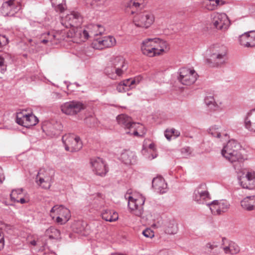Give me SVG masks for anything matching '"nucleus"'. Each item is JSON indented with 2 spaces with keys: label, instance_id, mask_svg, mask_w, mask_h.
<instances>
[{
  "label": "nucleus",
  "instance_id": "393cba45",
  "mask_svg": "<svg viewBox=\"0 0 255 255\" xmlns=\"http://www.w3.org/2000/svg\"><path fill=\"white\" fill-rule=\"evenodd\" d=\"M152 184L153 188L157 192L162 194L166 192L167 185L162 177L158 176L154 178Z\"/></svg>",
  "mask_w": 255,
  "mask_h": 255
},
{
  "label": "nucleus",
  "instance_id": "2f4dec72",
  "mask_svg": "<svg viewBox=\"0 0 255 255\" xmlns=\"http://www.w3.org/2000/svg\"><path fill=\"white\" fill-rule=\"evenodd\" d=\"M42 37L44 38L41 41V42L46 44L48 42H51V43H56L55 40H58L59 38L58 37L57 34L54 31L48 32L46 33L42 34Z\"/></svg>",
  "mask_w": 255,
  "mask_h": 255
},
{
  "label": "nucleus",
  "instance_id": "5701e85b",
  "mask_svg": "<svg viewBox=\"0 0 255 255\" xmlns=\"http://www.w3.org/2000/svg\"><path fill=\"white\" fill-rule=\"evenodd\" d=\"M120 160L125 164L130 165L136 163L137 156L135 152L126 150L121 153Z\"/></svg>",
  "mask_w": 255,
  "mask_h": 255
},
{
  "label": "nucleus",
  "instance_id": "aec40b11",
  "mask_svg": "<svg viewBox=\"0 0 255 255\" xmlns=\"http://www.w3.org/2000/svg\"><path fill=\"white\" fill-rule=\"evenodd\" d=\"M240 44L245 47L255 46V31L245 32L239 37Z\"/></svg>",
  "mask_w": 255,
  "mask_h": 255
},
{
  "label": "nucleus",
  "instance_id": "a19ab883",
  "mask_svg": "<svg viewBox=\"0 0 255 255\" xmlns=\"http://www.w3.org/2000/svg\"><path fill=\"white\" fill-rule=\"evenodd\" d=\"M145 0H128L126 6L127 7H134L135 8L143 6L145 3Z\"/></svg>",
  "mask_w": 255,
  "mask_h": 255
},
{
  "label": "nucleus",
  "instance_id": "4c0bfd02",
  "mask_svg": "<svg viewBox=\"0 0 255 255\" xmlns=\"http://www.w3.org/2000/svg\"><path fill=\"white\" fill-rule=\"evenodd\" d=\"M10 59V55L6 53H3L0 55V67L1 72L3 73L6 70V65L5 64L6 60Z\"/></svg>",
  "mask_w": 255,
  "mask_h": 255
},
{
  "label": "nucleus",
  "instance_id": "1a4fd4ad",
  "mask_svg": "<svg viewBox=\"0 0 255 255\" xmlns=\"http://www.w3.org/2000/svg\"><path fill=\"white\" fill-rule=\"evenodd\" d=\"M62 140L67 151L76 152L82 147V142L80 137L75 134H65L63 136Z\"/></svg>",
  "mask_w": 255,
  "mask_h": 255
},
{
  "label": "nucleus",
  "instance_id": "cd10ccee",
  "mask_svg": "<svg viewBox=\"0 0 255 255\" xmlns=\"http://www.w3.org/2000/svg\"><path fill=\"white\" fill-rule=\"evenodd\" d=\"M103 219L110 222H115L119 218L117 212L112 210H104L101 214Z\"/></svg>",
  "mask_w": 255,
  "mask_h": 255
},
{
  "label": "nucleus",
  "instance_id": "c03bdc74",
  "mask_svg": "<svg viewBox=\"0 0 255 255\" xmlns=\"http://www.w3.org/2000/svg\"><path fill=\"white\" fill-rule=\"evenodd\" d=\"M143 235L146 237L152 238L154 237V232L149 229H146L142 232Z\"/></svg>",
  "mask_w": 255,
  "mask_h": 255
},
{
  "label": "nucleus",
  "instance_id": "39448f33",
  "mask_svg": "<svg viewBox=\"0 0 255 255\" xmlns=\"http://www.w3.org/2000/svg\"><path fill=\"white\" fill-rule=\"evenodd\" d=\"M117 120L118 124L127 130V134L141 136L145 133L146 130L143 125L133 122L131 118L126 115H119Z\"/></svg>",
  "mask_w": 255,
  "mask_h": 255
},
{
  "label": "nucleus",
  "instance_id": "49530a36",
  "mask_svg": "<svg viewBox=\"0 0 255 255\" xmlns=\"http://www.w3.org/2000/svg\"><path fill=\"white\" fill-rule=\"evenodd\" d=\"M8 39L4 35L0 36V48L8 43Z\"/></svg>",
  "mask_w": 255,
  "mask_h": 255
},
{
  "label": "nucleus",
  "instance_id": "4d7b16f0",
  "mask_svg": "<svg viewBox=\"0 0 255 255\" xmlns=\"http://www.w3.org/2000/svg\"><path fill=\"white\" fill-rule=\"evenodd\" d=\"M76 225L78 227H80V226H82V223L80 222H78L76 223Z\"/></svg>",
  "mask_w": 255,
  "mask_h": 255
},
{
  "label": "nucleus",
  "instance_id": "f3484780",
  "mask_svg": "<svg viewBox=\"0 0 255 255\" xmlns=\"http://www.w3.org/2000/svg\"><path fill=\"white\" fill-rule=\"evenodd\" d=\"M207 205L209 207L212 213L215 215H221L228 211L230 205L225 200H214Z\"/></svg>",
  "mask_w": 255,
  "mask_h": 255
},
{
  "label": "nucleus",
  "instance_id": "6e6d98bb",
  "mask_svg": "<svg viewBox=\"0 0 255 255\" xmlns=\"http://www.w3.org/2000/svg\"><path fill=\"white\" fill-rule=\"evenodd\" d=\"M156 156H157L156 154H155V155H152L151 157H150V156L149 157V159L151 160V159H153L155 158V157H156Z\"/></svg>",
  "mask_w": 255,
  "mask_h": 255
},
{
  "label": "nucleus",
  "instance_id": "c85d7f7f",
  "mask_svg": "<svg viewBox=\"0 0 255 255\" xmlns=\"http://www.w3.org/2000/svg\"><path fill=\"white\" fill-rule=\"evenodd\" d=\"M54 175L55 170L52 168H48L46 169H41L37 175L44 178V179L53 182Z\"/></svg>",
  "mask_w": 255,
  "mask_h": 255
},
{
  "label": "nucleus",
  "instance_id": "9d476101",
  "mask_svg": "<svg viewBox=\"0 0 255 255\" xmlns=\"http://www.w3.org/2000/svg\"><path fill=\"white\" fill-rule=\"evenodd\" d=\"M54 213H56L57 217L56 221L57 223L63 225L67 223L71 217L70 210L62 205H55L50 210V216L54 219Z\"/></svg>",
  "mask_w": 255,
  "mask_h": 255
},
{
  "label": "nucleus",
  "instance_id": "423d86ee",
  "mask_svg": "<svg viewBox=\"0 0 255 255\" xmlns=\"http://www.w3.org/2000/svg\"><path fill=\"white\" fill-rule=\"evenodd\" d=\"M125 198L128 200V207L130 212L140 217L143 213V205L145 198L138 193H127Z\"/></svg>",
  "mask_w": 255,
  "mask_h": 255
},
{
  "label": "nucleus",
  "instance_id": "8fccbe9b",
  "mask_svg": "<svg viewBox=\"0 0 255 255\" xmlns=\"http://www.w3.org/2000/svg\"><path fill=\"white\" fill-rule=\"evenodd\" d=\"M5 177L2 173V169L0 167V183H2L3 181L4 180Z\"/></svg>",
  "mask_w": 255,
  "mask_h": 255
},
{
  "label": "nucleus",
  "instance_id": "473e14b6",
  "mask_svg": "<svg viewBox=\"0 0 255 255\" xmlns=\"http://www.w3.org/2000/svg\"><path fill=\"white\" fill-rule=\"evenodd\" d=\"M88 29L90 30L88 32V35L96 36L102 34L104 31V28L101 25L98 24H92L88 27Z\"/></svg>",
  "mask_w": 255,
  "mask_h": 255
},
{
  "label": "nucleus",
  "instance_id": "412c9836",
  "mask_svg": "<svg viewBox=\"0 0 255 255\" xmlns=\"http://www.w3.org/2000/svg\"><path fill=\"white\" fill-rule=\"evenodd\" d=\"M116 39L112 36L104 37L102 39H98L93 43V47L95 49H103L105 48L112 47L116 45Z\"/></svg>",
  "mask_w": 255,
  "mask_h": 255
},
{
  "label": "nucleus",
  "instance_id": "ea45409f",
  "mask_svg": "<svg viewBox=\"0 0 255 255\" xmlns=\"http://www.w3.org/2000/svg\"><path fill=\"white\" fill-rule=\"evenodd\" d=\"M200 4L203 8L209 11L216 10L214 0H204L200 2Z\"/></svg>",
  "mask_w": 255,
  "mask_h": 255
},
{
  "label": "nucleus",
  "instance_id": "37998d69",
  "mask_svg": "<svg viewBox=\"0 0 255 255\" xmlns=\"http://www.w3.org/2000/svg\"><path fill=\"white\" fill-rule=\"evenodd\" d=\"M219 243L216 242H212L207 243L205 246L206 250H208L210 252L215 248L218 247Z\"/></svg>",
  "mask_w": 255,
  "mask_h": 255
},
{
  "label": "nucleus",
  "instance_id": "3c124183",
  "mask_svg": "<svg viewBox=\"0 0 255 255\" xmlns=\"http://www.w3.org/2000/svg\"><path fill=\"white\" fill-rule=\"evenodd\" d=\"M4 247V239L3 236L0 234V250Z\"/></svg>",
  "mask_w": 255,
  "mask_h": 255
},
{
  "label": "nucleus",
  "instance_id": "9b49d317",
  "mask_svg": "<svg viewBox=\"0 0 255 255\" xmlns=\"http://www.w3.org/2000/svg\"><path fill=\"white\" fill-rule=\"evenodd\" d=\"M15 122L19 125L29 128L36 125L38 120L33 114H27L25 111H22L17 113Z\"/></svg>",
  "mask_w": 255,
  "mask_h": 255
},
{
  "label": "nucleus",
  "instance_id": "e433bc0d",
  "mask_svg": "<svg viewBox=\"0 0 255 255\" xmlns=\"http://www.w3.org/2000/svg\"><path fill=\"white\" fill-rule=\"evenodd\" d=\"M36 181L38 185L45 189H49L53 183L51 181L44 179V178L41 177L38 175H37Z\"/></svg>",
  "mask_w": 255,
  "mask_h": 255
},
{
  "label": "nucleus",
  "instance_id": "7ed1b4c3",
  "mask_svg": "<svg viewBox=\"0 0 255 255\" xmlns=\"http://www.w3.org/2000/svg\"><path fill=\"white\" fill-rule=\"evenodd\" d=\"M128 65L122 56H116L111 59L105 68V73L111 78L117 79L122 76L128 69Z\"/></svg>",
  "mask_w": 255,
  "mask_h": 255
},
{
  "label": "nucleus",
  "instance_id": "b1692460",
  "mask_svg": "<svg viewBox=\"0 0 255 255\" xmlns=\"http://www.w3.org/2000/svg\"><path fill=\"white\" fill-rule=\"evenodd\" d=\"M245 128L251 132H255V109L249 111L244 119Z\"/></svg>",
  "mask_w": 255,
  "mask_h": 255
},
{
  "label": "nucleus",
  "instance_id": "79ce46f5",
  "mask_svg": "<svg viewBox=\"0 0 255 255\" xmlns=\"http://www.w3.org/2000/svg\"><path fill=\"white\" fill-rule=\"evenodd\" d=\"M209 133L213 136L220 138L221 136V132L219 131V127L218 126H213L209 129Z\"/></svg>",
  "mask_w": 255,
  "mask_h": 255
},
{
  "label": "nucleus",
  "instance_id": "6ab92c4d",
  "mask_svg": "<svg viewBox=\"0 0 255 255\" xmlns=\"http://www.w3.org/2000/svg\"><path fill=\"white\" fill-rule=\"evenodd\" d=\"M239 182L244 188L254 189L255 188V172H248L245 176L239 178Z\"/></svg>",
  "mask_w": 255,
  "mask_h": 255
},
{
  "label": "nucleus",
  "instance_id": "f03ea898",
  "mask_svg": "<svg viewBox=\"0 0 255 255\" xmlns=\"http://www.w3.org/2000/svg\"><path fill=\"white\" fill-rule=\"evenodd\" d=\"M170 46L167 41L158 38H147L142 41L141 50L144 55L154 57L167 52Z\"/></svg>",
  "mask_w": 255,
  "mask_h": 255
},
{
  "label": "nucleus",
  "instance_id": "2eb2a0df",
  "mask_svg": "<svg viewBox=\"0 0 255 255\" xmlns=\"http://www.w3.org/2000/svg\"><path fill=\"white\" fill-rule=\"evenodd\" d=\"M20 8L18 2L15 0H8L2 3L0 12L4 16H14Z\"/></svg>",
  "mask_w": 255,
  "mask_h": 255
},
{
  "label": "nucleus",
  "instance_id": "f8f14e48",
  "mask_svg": "<svg viewBox=\"0 0 255 255\" xmlns=\"http://www.w3.org/2000/svg\"><path fill=\"white\" fill-rule=\"evenodd\" d=\"M60 108L62 112L65 115L73 116L84 110L85 106L80 102L72 101L63 104Z\"/></svg>",
  "mask_w": 255,
  "mask_h": 255
},
{
  "label": "nucleus",
  "instance_id": "dca6fc26",
  "mask_svg": "<svg viewBox=\"0 0 255 255\" xmlns=\"http://www.w3.org/2000/svg\"><path fill=\"white\" fill-rule=\"evenodd\" d=\"M90 164L92 171L97 175L104 176L108 172V168L103 158L96 157L90 159Z\"/></svg>",
  "mask_w": 255,
  "mask_h": 255
},
{
  "label": "nucleus",
  "instance_id": "ddd939ff",
  "mask_svg": "<svg viewBox=\"0 0 255 255\" xmlns=\"http://www.w3.org/2000/svg\"><path fill=\"white\" fill-rule=\"evenodd\" d=\"M179 81L183 85H190L197 80V74L194 69L182 68L179 69Z\"/></svg>",
  "mask_w": 255,
  "mask_h": 255
},
{
  "label": "nucleus",
  "instance_id": "0eeeda50",
  "mask_svg": "<svg viewBox=\"0 0 255 255\" xmlns=\"http://www.w3.org/2000/svg\"><path fill=\"white\" fill-rule=\"evenodd\" d=\"M241 145L237 141L231 139L224 146L221 154L230 162L233 163L243 158L242 154L239 151Z\"/></svg>",
  "mask_w": 255,
  "mask_h": 255
},
{
  "label": "nucleus",
  "instance_id": "bb28decb",
  "mask_svg": "<svg viewBox=\"0 0 255 255\" xmlns=\"http://www.w3.org/2000/svg\"><path fill=\"white\" fill-rule=\"evenodd\" d=\"M241 206L245 210L252 211L255 209V195L247 196L241 202Z\"/></svg>",
  "mask_w": 255,
  "mask_h": 255
},
{
  "label": "nucleus",
  "instance_id": "13d9d810",
  "mask_svg": "<svg viewBox=\"0 0 255 255\" xmlns=\"http://www.w3.org/2000/svg\"><path fill=\"white\" fill-rule=\"evenodd\" d=\"M84 229V227H80L79 231H77V232H81Z\"/></svg>",
  "mask_w": 255,
  "mask_h": 255
},
{
  "label": "nucleus",
  "instance_id": "6e6552de",
  "mask_svg": "<svg viewBox=\"0 0 255 255\" xmlns=\"http://www.w3.org/2000/svg\"><path fill=\"white\" fill-rule=\"evenodd\" d=\"M154 19L151 11H144L135 15L132 22L136 27L148 28L153 23Z\"/></svg>",
  "mask_w": 255,
  "mask_h": 255
},
{
  "label": "nucleus",
  "instance_id": "a878e982",
  "mask_svg": "<svg viewBox=\"0 0 255 255\" xmlns=\"http://www.w3.org/2000/svg\"><path fill=\"white\" fill-rule=\"evenodd\" d=\"M10 197L12 201L21 204L27 203L29 201L27 198H25L23 197L22 188L12 190L10 194Z\"/></svg>",
  "mask_w": 255,
  "mask_h": 255
},
{
  "label": "nucleus",
  "instance_id": "a18cd8bd",
  "mask_svg": "<svg viewBox=\"0 0 255 255\" xmlns=\"http://www.w3.org/2000/svg\"><path fill=\"white\" fill-rule=\"evenodd\" d=\"M175 129L172 128L171 129H166L164 133V135L166 138L170 140L172 136L173 135L172 133H174Z\"/></svg>",
  "mask_w": 255,
  "mask_h": 255
},
{
  "label": "nucleus",
  "instance_id": "72a5a7b5",
  "mask_svg": "<svg viewBox=\"0 0 255 255\" xmlns=\"http://www.w3.org/2000/svg\"><path fill=\"white\" fill-rule=\"evenodd\" d=\"M87 4H90L99 9H104L108 5L107 0H84Z\"/></svg>",
  "mask_w": 255,
  "mask_h": 255
},
{
  "label": "nucleus",
  "instance_id": "f257e3e1",
  "mask_svg": "<svg viewBox=\"0 0 255 255\" xmlns=\"http://www.w3.org/2000/svg\"><path fill=\"white\" fill-rule=\"evenodd\" d=\"M82 22V17L78 12H72L65 17H62L61 23L66 28H71L70 31L73 34L72 37L79 38L81 41H85L89 37L87 30L79 27Z\"/></svg>",
  "mask_w": 255,
  "mask_h": 255
},
{
  "label": "nucleus",
  "instance_id": "09e8293b",
  "mask_svg": "<svg viewBox=\"0 0 255 255\" xmlns=\"http://www.w3.org/2000/svg\"><path fill=\"white\" fill-rule=\"evenodd\" d=\"M214 3L216 9H217L218 6L224 5L226 2L222 0H214Z\"/></svg>",
  "mask_w": 255,
  "mask_h": 255
},
{
  "label": "nucleus",
  "instance_id": "5fc2aeb1",
  "mask_svg": "<svg viewBox=\"0 0 255 255\" xmlns=\"http://www.w3.org/2000/svg\"><path fill=\"white\" fill-rule=\"evenodd\" d=\"M30 244L31 245L35 246L36 245V242L35 240H33L30 242Z\"/></svg>",
  "mask_w": 255,
  "mask_h": 255
},
{
  "label": "nucleus",
  "instance_id": "de8ad7c7",
  "mask_svg": "<svg viewBox=\"0 0 255 255\" xmlns=\"http://www.w3.org/2000/svg\"><path fill=\"white\" fill-rule=\"evenodd\" d=\"M117 89L119 92H124L127 91V88H125L123 82H121L118 85Z\"/></svg>",
  "mask_w": 255,
  "mask_h": 255
},
{
  "label": "nucleus",
  "instance_id": "f704fd0d",
  "mask_svg": "<svg viewBox=\"0 0 255 255\" xmlns=\"http://www.w3.org/2000/svg\"><path fill=\"white\" fill-rule=\"evenodd\" d=\"M164 231L169 235L176 234L178 231L177 224L173 221L167 222L165 225Z\"/></svg>",
  "mask_w": 255,
  "mask_h": 255
},
{
  "label": "nucleus",
  "instance_id": "7c9ffc66",
  "mask_svg": "<svg viewBox=\"0 0 255 255\" xmlns=\"http://www.w3.org/2000/svg\"><path fill=\"white\" fill-rule=\"evenodd\" d=\"M142 80V78L139 76L134 78L128 79L124 80L122 82L125 85V88H127V91L131 89L134 87L135 85L139 84Z\"/></svg>",
  "mask_w": 255,
  "mask_h": 255
},
{
  "label": "nucleus",
  "instance_id": "58836bf2",
  "mask_svg": "<svg viewBox=\"0 0 255 255\" xmlns=\"http://www.w3.org/2000/svg\"><path fill=\"white\" fill-rule=\"evenodd\" d=\"M46 233L50 239H59L60 236V232L53 227H51L48 229Z\"/></svg>",
  "mask_w": 255,
  "mask_h": 255
},
{
  "label": "nucleus",
  "instance_id": "20e7f679",
  "mask_svg": "<svg viewBox=\"0 0 255 255\" xmlns=\"http://www.w3.org/2000/svg\"><path fill=\"white\" fill-rule=\"evenodd\" d=\"M227 59V48L222 44H215L209 48L207 63L212 67L220 66L224 64Z\"/></svg>",
  "mask_w": 255,
  "mask_h": 255
},
{
  "label": "nucleus",
  "instance_id": "c756f323",
  "mask_svg": "<svg viewBox=\"0 0 255 255\" xmlns=\"http://www.w3.org/2000/svg\"><path fill=\"white\" fill-rule=\"evenodd\" d=\"M222 248L226 254L236 255L240 252L239 247L232 242H230L228 246H223Z\"/></svg>",
  "mask_w": 255,
  "mask_h": 255
},
{
  "label": "nucleus",
  "instance_id": "a211bd4d",
  "mask_svg": "<svg viewBox=\"0 0 255 255\" xmlns=\"http://www.w3.org/2000/svg\"><path fill=\"white\" fill-rule=\"evenodd\" d=\"M193 200L198 204H204L211 199L210 194L205 184H201L194 191Z\"/></svg>",
  "mask_w": 255,
  "mask_h": 255
},
{
  "label": "nucleus",
  "instance_id": "4468645a",
  "mask_svg": "<svg viewBox=\"0 0 255 255\" xmlns=\"http://www.w3.org/2000/svg\"><path fill=\"white\" fill-rule=\"evenodd\" d=\"M211 17L212 23L216 28L225 30L229 28L230 21L226 13L215 12Z\"/></svg>",
  "mask_w": 255,
  "mask_h": 255
},
{
  "label": "nucleus",
  "instance_id": "603ef678",
  "mask_svg": "<svg viewBox=\"0 0 255 255\" xmlns=\"http://www.w3.org/2000/svg\"><path fill=\"white\" fill-rule=\"evenodd\" d=\"M149 148L152 149L153 151L155 150V144L153 143H150L148 146Z\"/></svg>",
  "mask_w": 255,
  "mask_h": 255
},
{
  "label": "nucleus",
  "instance_id": "4be33fe9",
  "mask_svg": "<svg viewBox=\"0 0 255 255\" xmlns=\"http://www.w3.org/2000/svg\"><path fill=\"white\" fill-rule=\"evenodd\" d=\"M205 105L211 110L218 112L224 111L225 106L221 102L217 103L213 96H206L204 99Z\"/></svg>",
  "mask_w": 255,
  "mask_h": 255
},
{
  "label": "nucleus",
  "instance_id": "c9c22d12",
  "mask_svg": "<svg viewBox=\"0 0 255 255\" xmlns=\"http://www.w3.org/2000/svg\"><path fill=\"white\" fill-rule=\"evenodd\" d=\"M51 1L56 11L62 12L64 10L65 0H51Z\"/></svg>",
  "mask_w": 255,
  "mask_h": 255
},
{
  "label": "nucleus",
  "instance_id": "864d4df0",
  "mask_svg": "<svg viewBox=\"0 0 255 255\" xmlns=\"http://www.w3.org/2000/svg\"><path fill=\"white\" fill-rule=\"evenodd\" d=\"M172 134L176 137L179 136L180 132L175 129L174 133H172Z\"/></svg>",
  "mask_w": 255,
  "mask_h": 255
}]
</instances>
